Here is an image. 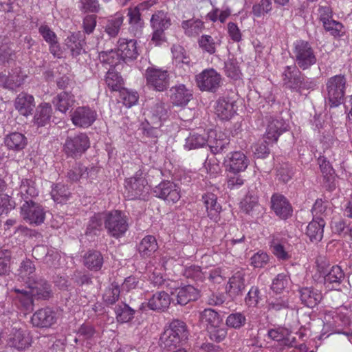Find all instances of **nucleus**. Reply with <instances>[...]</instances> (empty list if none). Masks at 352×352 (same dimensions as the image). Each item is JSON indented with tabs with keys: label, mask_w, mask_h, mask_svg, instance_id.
Segmentation results:
<instances>
[{
	"label": "nucleus",
	"mask_w": 352,
	"mask_h": 352,
	"mask_svg": "<svg viewBox=\"0 0 352 352\" xmlns=\"http://www.w3.org/2000/svg\"><path fill=\"white\" fill-rule=\"evenodd\" d=\"M24 202L26 200H32L38 195V190L36 188L35 182L31 179H23L19 186V193Z\"/></svg>",
	"instance_id": "nucleus-40"
},
{
	"label": "nucleus",
	"mask_w": 352,
	"mask_h": 352,
	"mask_svg": "<svg viewBox=\"0 0 352 352\" xmlns=\"http://www.w3.org/2000/svg\"><path fill=\"white\" fill-rule=\"evenodd\" d=\"M199 320L206 327V329L223 323V318L212 309H205L199 314Z\"/></svg>",
	"instance_id": "nucleus-37"
},
{
	"label": "nucleus",
	"mask_w": 352,
	"mask_h": 352,
	"mask_svg": "<svg viewBox=\"0 0 352 352\" xmlns=\"http://www.w3.org/2000/svg\"><path fill=\"white\" fill-rule=\"evenodd\" d=\"M122 23L123 17L120 16L109 19L104 27L105 32L110 37H116L120 32Z\"/></svg>",
	"instance_id": "nucleus-58"
},
{
	"label": "nucleus",
	"mask_w": 352,
	"mask_h": 352,
	"mask_svg": "<svg viewBox=\"0 0 352 352\" xmlns=\"http://www.w3.org/2000/svg\"><path fill=\"white\" fill-rule=\"evenodd\" d=\"M182 28L189 37L199 35L204 28V22L199 19H189L182 21Z\"/></svg>",
	"instance_id": "nucleus-43"
},
{
	"label": "nucleus",
	"mask_w": 352,
	"mask_h": 352,
	"mask_svg": "<svg viewBox=\"0 0 352 352\" xmlns=\"http://www.w3.org/2000/svg\"><path fill=\"white\" fill-rule=\"evenodd\" d=\"M151 24L153 28L165 30L170 26L171 21L167 13L158 10L152 15Z\"/></svg>",
	"instance_id": "nucleus-45"
},
{
	"label": "nucleus",
	"mask_w": 352,
	"mask_h": 352,
	"mask_svg": "<svg viewBox=\"0 0 352 352\" xmlns=\"http://www.w3.org/2000/svg\"><path fill=\"white\" fill-rule=\"evenodd\" d=\"M114 311L117 322L122 324L131 322L136 313L135 309L123 302L116 305Z\"/></svg>",
	"instance_id": "nucleus-36"
},
{
	"label": "nucleus",
	"mask_w": 352,
	"mask_h": 352,
	"mask_svg": "<svg viewBox=\"0 0 352 352\" xmlns=\"http://www.w3.org/2000/svg\"><path fill=\"white\" fill-rule=\"evenodd\" d=\"M104 80L109 88H124V78L114 69H110L107 72Z\"/></svg>",
	"instance_id": "nucleus-53"
},
{
	"label": "nucleus",
	"mask_w": 352,
	"mask_h": 352,
	"mask_svg": "<svg viewBox=\"0 0 352 352\" xmlns=\"http://www.w3.org/2000/svg\"><path fill=\"white\" fill-rule=\"evenodd\" d=\"M270 247L274 255L280 261H287L291 258V255L286 250L284 245L275 236H272Z\"/></svg>",
	"instance_id": "nucleus-48"
},
{
	"label": "nucleus",
	"mask_w": 352,
	"mask_h": 352,
	"mask_svg": "<svg viewBox=\"0 0 352 352\" xmlns=\"http://www.w3.org/2000/svg\"><path fill=\"white\" fill-rule=\"evenodd\" d=\"M90 146L89 138L85 133L68 135L63 148L66 155L73 158L79 157Z\"/></svg>",
	"instance_id": "nucleus-6"
},
{
	"label": "nucleus",
	"mask_w": 352,
	"mask_h": 352,
	"mask_svg": "<svg viewBox=\"0 0 352 352\" xmlns=\"http://www.w3.org/2000/svg\"><path fill=\"white\" fill-rule=\"evenodd\" d=\"M56 104L57 109L65 113L69 107H71L74 102V96L71 91H62L56 96Z\"/></svg>",
	"instance_id": "nucleus-49"
},
{
	"label": "nucleus",
	"mask_w": 352,
	"mask_h": 352,
	"mask_svg": "<svg viewBox=\"0 0 352 352\" xmlns=\"http://www.w3.org/2000/svg\"><path fill=\"white\" fill-rule=\"evenodd\" d=\"M292 58L296 65L302 70L310 68L317 62L314 47L309 42L302 39L293 43Z\"/></svg>",
	"instance_id": "nucleus-1"
},
{
	"label": "nucleus",
	"mask_w": 352,
	"mask_h": 352,
	"mask_svg": "<svg viewBox=\"0 0 352 352\" xmlns=\"http://www.w3.org/2000/svg\"><path fill=\"white\" fill-rule=\"evenodd\" d=\"M290 334L291 331L283 327L271 329L267 332L269 338L277 342H283L285 345H290V343H289Z\"/></svg>",
	"instance_id": "nucleus-50"
},
{
	"label": "nucleus",
	"mask_w": 352,
	"mask_h": 352,
	"mask_svg": "<svg viewBox=\"0 0 352 352\" xmlns=\"http://www.w3.org/2000/svg\"><path fill=\"white\" fill-rule=\"evenodd\" d=\"M170 115L169 106L164 102H157L151 107L148 118L153 125L160 127L167 120Z\"/></svg>",
	"instance_id": "nucleus-16"
},
{
	"label": "nucleus",
	"mask_w": 352,
	"mask_h": 352,
	"mask_svg": "<svg viewBox=\"0 0 352 352\" xmlns=\"http://www.w3.org/2000/svg\"><path fill=\"white\" fill-rule=\"evenodd\" d=\"M137 45V41L134 39L119 38L118 52L121 60L124 62L135 60L140 54Z\"/></svg>",
	"instance_id": "nucleus-13"
},
{
	"label": "nucleus",
	"mask_w": 352,
	"mask_h": 352,
	"mask_svg": "<svg viewBox=\"0 0 352 352\" xmlns=\"http://www.w3.org/2000/svg\"><path fill=\"white\" fill-rule=\"evenodd\" d=\"M125 193L129 199H144L148 194L149 186L144 171L139 169L135 174L125 179Z\"/></svg>",
	"instance_id": "nucleus-2"
},
{
	"label": "nucleus",
	"mask_w": 352,
	"mask_h": 352,
	"mask_svg": "<svg viewBox=\"0 0 352 352\" xmlns=\"http://www.w3.org/2000/svg\"><path fill=\"white\" fill-rule=\"evenodd\" d=\"M184 344L188 339L189 332L186 323L180 320H173L165 329Z\"/></svg>",
	"instance_id": "nucleus-35"
},
{
	"label": "nucleus",
	"mask_w": 352,
	"mask_h": 352,
	"mask_svg": "<svg viewBox=\"0 0 352 352\" xmlns=\"http://www.w3.org/2000/svg\"><path fill=\"white\" fill-rule=\"evenodd\" d=\"M144 76L147 85L153 88H166L169 85L170 76L167 70L148 67Z\"/></svg>",
	"instance_id": "nucleus-10"
},
{
	"label": "nucleus",
	"mask_w": 352,
	"mask_h": 352,
	"mask_svg": "<svg viewBox=\"0 0 352 352\" xmlns=\"http://www.w3.org/2000/svg\"><path fill=\"white\" fill-rule=\"evenodd\" d=\"M57 314L50 307L38 309L31 317V323L38 328H49L56 322Z\"/></svg>",
	"instance_id": "nucleus-11"
},
{
	"label": "nucleus",
	"mask_w": 352,
	"mask_h": 352,
	"mask_svg": "<svg viewBox=\"0 0 352 352\" xmlns=\"http://www.w3.org/2000/svg\"><path fill=\"white\" fill-rule=\"evenodd\" d=\"M325 221L322 217L314 218L308 224L306 230V235L313 243L320 241L323 237Z\"/></svg>",
	"instance_id": "nucleus-25"
},
{
	"label": "nucleus",
	"mask_w": 352,
	"mask_h": 352,
	"mask_svg": "<svg viewBox=\"0 0 352 352\" xmlns=\"http://www.w3.org/2000/svg\"><path fill=\"white\" fill-rule=\"evenodd\" d=\"M4 143L9 150L19 152L28 145V138L21 133L12 132L6 135Z\"/></svg>",
	"instance_id": "nucleus-28"
},
{
	"label": "nucleus",
	"mask_w": 352,
	"mask_h": 352,
	"mask_svg": "<svg viewBox=\"0 0 352 352\" xmlns=\"http://www.w3.org/2000/svg\"><path fill=\"white\" fill-rule=\"evenodd\" d=\"M23 76H11L8 78L6 74L0 72V86L3 88H13V87H19L23 82Z\"/></svg>",
	"instance_id": "nucleus-62"
},
{
	"label": "nucleus",
	"mask_w": 352,
	"mask_h": 352,
	"mask_svg": "<svg viewBox=\"0 0 352 352\" xmlns=\"http://www.w3.org/2000/svg\"><path fill=\"white\" fill-rule=\"evenodd\" d=\"M246 323V317L243 313L235 312L230 314L226 318V324L227 327L239 329L243 327Z\"/></svg>",
	"instance_id": "nucleus-59"
},
{
	"label": "nucleus",
	"mask_w": 352,
	"mask_h": 352,
	"mask_svg": "<svg viewBox=\"0 0 352 352\" xmlns=\"http://www.w3.org/2000/svg\"><path fill=\"white\" fill-rule=\"evenodd\" d=\"M52 108L49 103H41L36 109L34 116V124L38 127L45 126L50 123Z\"/></svg>",
	"instance_id": "nucleus-29"
},
{
	"label": "nucleus",
	"mask_w": 352,
	"mask_h": 352,
	"mask_svg": "<svg viewBox=\"0 0 352 352\" xmlns=\"http://www.w3.org/2000/svg\"><path fill=\"white\" fill-rule=\"evenodd\" d=\"M159 344L163 350L170 351L183 345L184 343L175 336L164 329V331L160 336Z\"/></svg>",
	"instance_id": "nucleus-44"
},
{
	"label": "nucleus",
	"mask_w": 352,
	"mask_h": 352,
	"mask_svg": "<svg viewBox=\"0 0 352 352\" xmlns=\"http://www.w3.org/2000/svg\"><path fill=\"white\" fill-rule=\"evenodd\" d=\"M221 41L217 38H213L210 35L203 34L198 39L199 47L203 52L210 55L214 54L217 51V47L220 45Z\"/></svg>",
	"instance_id": "nucleus-42"
},
{
	"label": "nucleus",
	"mask_w": 352,
	"mask_h": 352,
	"mask_svg": "<svg viewBox=\"0 0 352 352\" xmlns=\"http://www.w3.org/2000/svg\"><path fill=\"white\" fill-rule=\"evenodd\" d=\"M214 110L219 118L229 120L236 113L235 102L230 98H220L216 102Z\"/></svg>",
	"instance_id": "nucleus-17"
},
{
	"label": "nucleus",
	"mask_w": 352,
	"mask_h": 352,
	"mask_svg": "<svg viewBox=\"0 0 352 352\" xmlns=\"http://www.w3.org/2000/svg\"><path fill=\"white\" fill-rule=\"evenodd\" d=\"M119 91L120 102H122L126 108H131L135 105L139 99L138 93L133 89H115Z\"/></svg>",
	"instance_id": "nucleus-47"
},
{
	"label": "nucleus",
	"mask_w": 352,
	"mask_h": 352,
	"mask_svg": "<svg viewBox=\"0 0 352 352\" xmlns=\"http://www.w3.org/2000/svg\"><path fill=\"white\" fill-rule=\"evenodd\" d=\"M289 283V278L286 274H278L273 279L271 289L276 293L281 292L287 287Z\"/></svg>",
	"instance_id": "nucleus-63"
},
{
	"label": "nucleus",
	"mask_w": 352,
	"mask_h": 352,
	"mask_svg": "<svg viewBox=\"0 0 352 352\" xmlns=\"http://www.w3.org/2000/svg\"><path fill=\"white\" fill-rule=\"evenodd\" d=\"M206 331L209 338L217 343L223 341L228 334L227 328L223 325V322L221 324L209 327Z\"/></svg>",
	"instance_id": "nucleus-54"
},
{
	"label": "nucleus",
	"mask_w": 352,
	"mask_h": 352,
	"mask_svg": "<svg viewBox=\"0 0 352 352\" xmlns=\"http://www.w3.org/2000/svg\"><path fill=\"white\" fill-rule=\"evenodd\" d=\"M27 285L32 294L38 299L47 300L52 296L51 285L45 279L36 277Z\"/></svg>",
	"instance_id": "nucleus-19"
},
{
	"label": "nucleus",
	"mask_w": 352,
	"mask_h": 352,
	"mask_svg": "<svg viewBox=\"0 0 352 352\" xmlns=\"http://www.w3.org/2000/svg\"><path fill=\"white\" fill-rule=\"evenodd\" d=\"M16 293L14 302L19 309L22 311L31 312L34 309L33 295L30 291L14 288Z\"/></svg>",
	"instance_id": "nucleus-26"
},
{
	"label": "nucleus",
	"mask_w": 352,
	"mask_h": 352,
	"mask_svg": "<svg viewBox=\"0 0 352 352\" xmlns=\"http://www.w3.org/2000/svg\"><path fill=\"white\" fill-rule=\"evenodd\" d=\"M70 194L68 188L63 184L55 185L51 191V196L54 201L60 204L65 202Z\"/></svg>",
	"instance_id": "nucleus-57"
},
{
	"label": "nucleus",
	"mask_w": 352,
	"mask_h": 352,
	"mask_svg": "<svg viewBox=\"0 0 352 352\" xmlns=\"http://www.w3.org/2000/svg\"><path fill=\"white\" fill-rule=\"evenodd\" d=\"M8 344L10 347L15 348L18 350L25 349L30 344V338L29 336L23 331L15 330V331L10 336Z\"/></svg>",
	"instance_id": "nucleus-39"
},
{
	"label": "nucleus",
	"mask_w": 352,
	"mask_h": 352,
	"mask_svg": "<svg viewBox=\"0 0 352 352\" xmlns=\"http://www.w3.org/2000/svg\"><path fill=\"white\" fill-rule=\"evenodd\" d=\"M158 248L156 239L154 236H144L138 245L139 253L142 256H151Z\"/></svg>",
	"instance_id": "nucleus-41"
},
{
	"label": "nucleus",
	"mask_w": 352,
	"mask_h": 352,
	"mask_svg": "<svg viewBox=\"0 0 352 352\" xmlns=\"http://www.w3.org/2000/svg\"><path fill=\"white\" fill-rule=\"evenodd\" d=\"M206 144H208V139L204 135L191 132L186 139L184 147L188 150H192L204 147Z\"/></svg>",
	"instance_id": "nucleus-46"
},
{
	"label": "nucleus",
	"mask_w": 352,
	"mask_h": 352,
	"mask_svg": "<svg viewBox=\"0 0 352 352\" xmlns=\"http://www.w3.org/2000/svg\"><path fill=\"white\" fill-rule=\"evenodd\" d=\"M289 124L282 118H270L266 131V139L276 142L278 137L289 130Z\"/></svg>",
	"instance_id": "nucleus-18"
},
{
	"label": "nucleus",
	"mask_w": 352,
	"mask_h": 352,
	"mask_svg": "<svg viewBox=\"0 0 352 352\" xmlns=\"http://www.w3.org/2000/svg\"><path fill=\"white\" fill-rule=\"evenodd\" d=\"M103 256L102 254L96 250L88 251L83 257V263L89 270L98 271L103 265Z\"/></svg>",
	"instance_id": "nucleus-38"
},
{
	"label": "nucleus",
	"mask_w": 352,
	"mask_h": 352,
	"mask_svg": "<svg viewBox=\"0 0 352 352\" xmlns=\"http://www.w3.org/2000/svg\"><path fill=\"white\" fill-rule=\"evenodd\" d=\"M208 145L214 153H219L228 150L230 139L222 132H211L208 135Z\"/></svg>",
	"instance_id": "nucleus-23"
},
{
	"label": "nucleus",
	"mask_w": 352,
	"mask_h": 352,
	"mask_svg": "<svg viewBox=\"0 0 352 352\" xmlns=\"http://www.w3.org/2000/svg\"><path fill=\"white\" fill-rule=\"evenodd\" d=\"M202 200L206 208L208 217L212 221L217 222L221 211V206L217 202V196L212 192H207L203 195Z\"/></svg>",
	"instance_id": "nucleus-24"
},
{
	"label": "nucleus",
	"mask_w": 352,
	"mask_h": 352,
	"mask_svg": "<svg viewBox=\"0 0 352 352\" xmlns=\"http://www.w3.org/2000/svg\"><path fill=\"white\" fill-rule=\"evenodd\" d=\"M199 88H219L222 85L221 76L214 69H206L196 76Z\"/></svg>",
	"instance_id": "nucleus-12"
},
{
	"label": "nucleus",
	"mask_w": 352,
	"mask_h": 352,
	"mask_svg": "<svg viewBox=\"0 0 352 352\" xmlns=\"http://www.w3.org/2000/svg\"><path fill=\"white\" fill-rule=\"evenodd\" d=\"M250 264L254 268H263L270 263V256L267 252L259 250L250 257Z\"/></svg>",
	"instance_id": "nucleus-60"
},
{
	"label": "nucleus",
	"mask_w": 352,
	"mask_h": 352,
	"mask_svg": "<svg viewBox=\"0 0 352 352\" xmlns=\"http://www.w3.org/2000/svg\"><path fill=\"white\" fill-rule=\"evenodd\" d=\"M98 59L101 63L109 65L111 67L116 66L121 60L118 50H116L100 52Z\"/></svg>",
	"instance_id": "nucleus-51"
},
{
	"label": "nucleus",
	"mask_w": 352,
	"mask_h": 352,
	"mask_svg": "<svg viewBox=\"0 0 352 352\" xmlns=\"http://www.w3.org/2000/svg\"><path fill=\"white\" fill-rule=\"evenodd\" d=\"M230 14L231 10L228 8L223 10H220L218 8L213 7L212 10L206 14V19L212 23L219 21L221 23H224Z\"/></svg>",
	"instance_id": "nucleus-55"
},
{
	"label": "nucleus",
	"mask_w": 352,
	"mask_h": 352,
	"mask_svg": "<svg viewBox=\"0 0 352 352\" xmlns=\"http://www.w3.org/2000/svg\"><path fill=\"white\" fill-rule=\"evenodd\" d=\"M300 299L303 305L314 308L322 299V292L313 287H302L299 288Z\"/></svg>",
	"instance_id": "nucleus-20"
},
{
	"label": "nucleus",
	"mask_w": 352,
	"mask_h": 352,
	"mask_svg": "<svg viewBox=\"0 0 352 352\" xmlns=\"http://www.w3.org/2000/svg\"><path fill=\"white\" fill-rule=\"evenodd\" d=\"M104 227L111 236L120 238L129 228L127 216L120 210L104 213Z\"/></svg>",
	"instance_id": "nucleus-4"
},
{
	"label": "nucleus",
	"mask_w": 352,
	"mask_h": 352,
	"mask_svg": "<svg viewBox=\"0 0 352 352\" xmlns=\"http://www.w3.org/2000/svg\"><path fill=\"white\" fill-rule=\"evenodd\" d=\"M172 295L175 296L176 302L180 305H186L190 301L196 300L199 297V292L193 286L188 285L177 288Z\"/></svg>",
	"instance_id": "nucleus-22"
},
{
	"label": "nucleus",
	"mask_w": 352,
	"mask_h": 352,
	"mask_svg": "<svg viewBox=\"0 0 352 352\" xmlns=\"http://www.w3.org/2000/svg\"><path fill=\"white\" fill-rule=\"evenodd\" d=\"M95 168L91 167L89 170L80 163H75L67 172V179L70 182H77L82 177H88L95 171Z\"/></svg>",
	"instance_id": "nucleus-33"
},
{
	"label": "nucleus",
	"mask_w": 352,
	"mask_h": 352,
	"mask_svg": "<svg viewBox=\"0 0 352 352\" xmlns=\"http://www.w3.org/2000/svg\"><path fill=\"white\" fill-rule=\"evenodd\" d=\"M250 164V160L241 151L229 153L224 160V165L229 173L244 172Z\"/></svg>",
	"instance_id": "nucleus-8"
},
{
	"label": "nucleus",
	"mask_w": 352,
	"mask_h": 352,
	"mask_svg": "<svg viewBox=\"0 0 352 352\" xmlns=\"http://www.w3.org/2000/svg\"><path fill=\"white\" fill-rule=\"evenodd\" d=\"M230 296L236 297L241 295L245 289V273L242 271L235 272L229 279Z\"/></svg>",
	"instance_id": "nucleus-34"
},
{
	"label": "nucleus",
	"mask_w": 352,
	"mask_h": 352,
	"mask_svg": "<svg viewBox=\"0 0 352 352\" xmlns=\"http://www.w3.org/2000/svg\"><path fill=\"white\" fill-rule=\"evenodd\" d=\"M317 270L324 278L325 288L329 290H339L346 278L344 272L338 265L330 266L324 262L318 263Z\"/></svg>",
	"instance_id": "nucleus-3"
},
{
	"label": "nucleus",
	"mask_w": 352,
	"mask_h": 352,
	"mask_svg": "<svg viewBox=\"0 0 352 352\" xmlns=\"http://www.w3.org/2000/svg\"><path fill=\"white\" fill-rule=\"evenodd\" d=\"M21 216L26 223L38 226L44 222L46 210L41 204L28 199L21 206Z\"/></svg>",
	"instance_id": "nucleus-5"
},
{
	"label": "nucleus",
	"mask_w": 352,
	"mask_h": 352,
	"mask_svg": "<svg viewBox=\"0 0 352 352\" xmlns=\"http://www.w3.org/2000/svg\"><path fill=\"white\" fill-rule=\"evenodd\" d=\"M12 252L8 249H0V275L8 274L10 272Z\"/></svg>",
	"instance_id": "nucleus-61"
},
{
	"label": "nucleus",
	"mask_w": 352,
	"mask_h": 352,
	"mask_svg": "<svg viewBox=\"0 0 352 352\" xmlns=\"http://www.w3.org/2000/svg\"><path fill=\"white\" fill-rule=\"evenodd\" d=\"M14 106L20 114L28 116L31 114L35 107L34 97L32 95L22 92L16 98Z\"/></svg>",
	"instance_id": "nucleus-30"
},
{
	"label": "nucleus",
	"mask_w": 352,
	"mask_h": 352,
	"mask_svg": "<svg viewBox=\"0 0 352 352\" xmlns=\"http://www.w3.org/2000/svg\"><path fill=\"white\" fill-rule=\"evenodd\" d=\"M271 208L276 216L280 219H287L292 215V207L287 199L282 195L274 194L271 198Z\"/></svg>",
	"instance_id": "nucleus-14"
},
{
	"label": "nucleus",
	"mask_w": 352,
	"mask_h": 352,
	"mask_svg": "<svg viewBox=\"0 0 352 352\" xmlns=\"http://www.w3.org/2000/svg\"><path fill=\"white\" fill-rule=\"evenodd\" d=\"M153 194L168 203H175L181 197L179 188L169 181L162 182L156 186Z\"/></svg>",
	"instance_id": "nucleus-9"
},
{
	"label": "nucleus",
	"mask_w": 352,
	"mask_h": 352,
	"mask_svg": "<svg viewBox=\"0 0 352 352\" xmlns=\"http://www.w3.org/2000/svg\"><path fill=\"white\" fill-rule=\"evenodd\" d=\"M175 92L170 96V100L175 106L186 105L190 100L192 94L190 89H174Z\"/></svg>",
	"instance_id": "nucleus-52"
},
{
	"label": "nucleus",
	"mask_w": 352,
	"mask_h": 352,
	"mask_svg": "<svg viewBox=\"0 0 352 352\" xmlns=\"http://www.w3.org/2000/svg\"><path fill=\"white\" fill-rule=\"evenodd\" d=\"M120 294V285L116 282H113L106 289L103 295V300L107 305H113L118 300Z\"/></svg>",
	"instance_id": "nucleus-56"
},
{
	"label": "nucleus",
	"mask_w": 352,
	"mask_h": 352,
	"mask_svg": "<svg viewBox=\"0 0 352 352\" xmlns=\"http://www.w3.org/2000/svg\"><path fill=\"white\" fill-rule=\"evenodd\" d=\"M72 123L80 128H87L93 124L97 118L96 110L88 106L78 107L71 114Z\"/></svg>",
	"instance_id": "nucleus-7"
},
{
	"label": "nucleus",
	"mask_w": 352,
	"mask_h": 352,
	"mask_svg": "<svg viewBox=\"0 0 352 352\" xmlns=\"http://www.w3.org/2000/svg\"><path fill=\"white\" fill-rule=\"evenodd\" d=\"M171 302L175 303V299L170 298L168 294L164 291L158 292L148 300V307L153 311H164L168 308Z\"/></svg>",
	"instance_id": "nucleus-21"
},
{
	"label": "nucleus",
	"mask_w": 352,
	"mask_h": 352,
	"mask_svg": "<svg viewBox=\"0 0 352 352\" xmlns=\"http://www.w3.org/2000/svg\"><path fill=\"white\" fill-rule=\"evenodd\" d=\"M17 276L26 284L32 282L36 278V267L33 261L29 258L23 260L17 270Z\"/></svg>",
	"instance_id": "nucleus-32"
},
{
	"label": "nucleus",
	"mask_w": 352,
	"mask_h": 352,
	"mask_svg": "<svg viewBox=\"0 0 352 352\" xmlns=\"http://www.w3.org/2000/svg\"><path fill=\"white\" fill-rule=\"evenodd\" d=\"M297 65L287 66L283 72V80L289 88L306 85V78Z\"/></svg>",
	"instance_id": "nucleus-15"
},
{
	"label": "nucleus",
	"mask_w": 352,
	"mask_h": 352,
	"mask_svg": "<svg viewBox=\"0 0 352 352\" xmlns=\"http://www.w3.org/2000/svg\"><path fill=\"white\" fill-rule=\"evenodd\" d=\"M140 11L136 6L128 8L127 17L129 18V31L135 36H140L142 34L144 26Z\"/></svg>",
	"instance_id": "nucleus-27"
},
{
	"label": "nucleus",
	"mask_w": 352,
	"mask_h": 352,
	"mask_svg": "<svg viewBox=\"0 0 352 352\" xmlns=\"http://www.w3.org/2000/svg\"><path fill=\"white\" fill-rule=\"evenodd\" d=\"M66 45L70 50L72 56L76 57L85 52L86 43L80 32L72 33L66 39Z\"/></svg>",
	"instance_id": "nucleus-31"
},
{
	"label": "nucleus",
	"mask_w": 352,
	"mask_h": 352,
	"mask_svg": "<svg viewBox=\"0 0 352 352\" xmlns=\"http://www.w3.org/2000/svg\"><path fill=\"white\" fill-rule=\"evenodd\" d=\"M344 97L343 89H329L328 103L331 107H336L342 103Z\"/></svg>",
	"instance_id": "nucleus-64"
}]
</instances>
